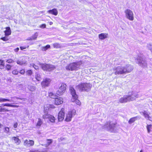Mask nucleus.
<instances>
[{
    "label": "nucleus",
    "instance_id": "42",
    "mask_svg": "<svg viewBox=\"0 0 152 152\" xmlns=\"http://www.w3.org/2000/svg\"><path fill=\"white\" fill-rule=\"evenodd\" d=\"M6 80L7 81L8 83H10L12 81L10 77H7Z\"/></svg>",
    "mask_w": 152,
    "mask_h": 152
},
{
    "label": "nucleus",
    "instance_id": "2",
    "mask_svg": "<svg viewBox=\"0 0 152 152\" xmlns=\"http://www.w3.org/2000/svg\"><path fill=\"white\" fill-rule=\"evenodd\" d=\"M139 97V95L136 92L132 91L131 93H129L128 95H124L121 98L119 101L121 103H125L128 102L135 100Z\"/></svg>",
    "mask_w": 152,
    "mask_h": 152
},
{
    "label": "nucleus",
    "instance_id": "9",
    "mask_svg": "<svg viewBox=\"0 0 152 152\" xmlns=\"http://www.w3.org/2000/svg\"><path fill=\"white\" fill-rule=\"evenodd\" d=\"M115 124H111L110 122H107L104 126V128L107 129L111 132H116L115 129Z\"/></svg>",
    "mask_w": 152,
    "mask_h": 152
},
{
    "label": "nucleus",
    "instance_id": "55",
    "mask_svg": "<svg viewBox=\"0 0 152 152\" xmlns=\"http://www.w3.org/2000/svg\"><path fill=\"white\" fill-rule=\"evenodd\" d=\"M3 63H4L3 61L0 59V65L3 64Z\"/></svg>",
    "mask_w": 152,
    "mask_h": 152
},
{
    "label": "nucleus",
    "instance_id": "8",
    "mask_svg": "<svg viewBox=\"0 0 152 152\" xmlns=\"http://www.w3.org/2000/svg\"><path fill=\"white\" fill-rule=\"evenodd\" d=\"M76 110L74 109L71 110L66 114L65 121L67 122H69L71 121L72 118L76 114Z\"/></svg>",
    "mask_w": 152,
    "mask_h": 152
},
{
    "label": "nucleus",
    "instance_id": "34",
    "mask_svg": "<svg viewBox=\"0 0 152 152\" xmlns=\"http://www.w3.org/2000/svg\"><path fill=\"white\" fill-rule=\"evenodd\" d=\"M38 35V33H36L30 39H35L37 38Z\"/></svg>",
    "mask_w": 152,
    "mask_h": 152
},
{
    "label": "nucleus",
    "instance_id": "46",
    "mask_svg": "<svg viewBox=\"0 0 152 152\" xmlns=\"http://www.w3.org/2000/svg\"><path fill=\"white\" fill-rule=\"evenodd\" d=\"M4 63L3 64L0 65V68L1 69H3L4 68Z\"/></svg>",
    "mask_w": 152,
    "mask_h": 152
},
{
    "label": "nucleus",
    "instance_id": "23",
    "mask_svg": "<svg viewBox=\"0 0 152 152\" xmlns=\"http://www.w3.org/2000/svg\"><path fill=\"white\" fill-rule=\"evenodd\" d=\"M12 140H14V142L17 145H19L21 142L20 140L17 137H12Z\"/></svg>",
    "mask_w": 152,
    "mask_h": 152
},
{
    "label": "nucleus",
    "instance_id": "53",
    "mask_svg": "<svg viewBox=\"0 0 152 152\" xmlns=\"http://www.w3.org/2000/svg\"><path fill=\"white\" fill-rule=\"evenodd\" d=\"M28 152H40L38 150H35L34 151H30Z\"/></svg>",
    "mask_w": 152,
    "mask_h": 152
},
{
    "label": "nucleus",
    "instance_id": "54",
    "mask_svg": "<svg viewBox=\"0 0 152 152\" xmlns=\"http://www.w3.org/2000/svg\"><path fill=\"white\" fill-rule=\"evenodd\" d=\"M19 50V48H16V49H15L14 50V51L15 52H17Z\"/></svg>",
    "mask_w": 152,
    "mask_h": 152
},
{
    "label": "nucleus",
    "instance_id": "40",
    "mask_svg": "<svg viewBox=\"0 0 152 152\" xmlns=\"http://www.w3.org/2000/svg\"><path fill=\"white\" fill-rule=\"evenodd\" d=\"M1 39L4 41H7L8 40V37H6L1 38Z\"/></svg>",
    "mask_w": 152,
    "mask_h": 152
},
{
    "label": "nucleus",
    "instance_id": "48",
    "mask_svg": "<svg viewBox=\"0 0 152 152\" xmlns=\"http://www.w3.org/2000/svg\"><path fill=\"white\" fill-rule=\"evenodd\" d=\"M11 104H3L4 106H7V107H11Z\"/></svg>",
    "mask_w": 152,
    "mask_h": 152
},
{
    "label": "nucleus",
    "instance_id": "20",
    "mask_svg": "<svg viewBox=\"0 0 152 152\" xmlns=\"http://www.w3.org/2000/svg\"><path fill=\"white\" fill-rule=\"evenodd\" d=\"M108 34L106 33H102L99 35V37L101 40H103L108 37Z\"/></svg>",
    "mask_w": 152,
    "mask_h": 152
},
{
    "label": "nucleus",
    "instance_id": "15",
    "mask_svg": "<svg viewBox=\"0 0 152 152\" xmlns=\"http://www.w3.org/2000/svg\"><path fill=\"white\" fill-rule=\"evenodd\" d=\"M16 62L17 64L20 65H24L26 64L27 61L25 58L22 57L17 60Z\"/></svg>",
    "mask_w": 152,
    "mask_h": 152
},
{
    "label": "nucleus",
    "instance_id": "13",
    "mask_svg": "<svg viewBox=\"0 0 152 152\" xmlns=\"http://www.w3.org/2000/svg\"><path fill=\"white\" fill-rule=\"evenodd\" d=\"M140 113L141 115H143L146 119L152 121V117L150 116V113L148 111L144 110L140 112Z\"/></svg>",
    "mask_w": 152,
    "mask_h": 152
},
{
    "label": "nucleus",
    "instance_id": "6",
    "mask_svg": "<svg viewBox=\"0 0 152 152\" xmlns=\"http://www.w3.org/2000/svg\"><path fill=\"white\" fill-rule=\"evenodd\" d=\"M70 90L72 96V98L71 99L72 101L73 102H75L78 105H80V101L77 99L78 97L77 95L76 94L75 90L72 87L70 88Z\"/></svg>",
    "mask_w": 152,
    "mask_h": 152
},
{
    "label": "nucleus",
    "instance_id": "36",
    "mask_svg": "<svg viewBox=\"0 0 152 152\" xmlns=\"http://www.w3.org/2000/svg\"><path fill=\"white\" fill-rule=\"evenodd\" d=\"M151 126L152 125H148L147 126V128L148 133H150V129Z\"/></svg>",
    "mask_w": 152,
    "mask_h": 152
},
{
    "label": "nucleus",
    "instance_id": "51",
    "mask_svg": "<svg viewBox=\"0 0 152 152\" xmlns=\"http://www.w3.org/2000/svg\"><path fill=\"white\" fill-rule=\"evenodd\" d=\"M20 48L21 50H23V49H26V46H21L20 47Z\"/></svg>",
    "mask_w": 152,
    "mask_h": 152
},
{
    "label": "nucleus",
    "instance_id": "22",
    "mask_svg": "<svg viewBox=\"0 0 152 152\" xmlns=\"http://www.w3.org/2000/svg\"><path fill=\"white\" fill-rule=\"evenodd\" d=\"M6 30L4 31L6 36H8L11 34V31L10 28L7 27L6 28Z\"/></svg>",
    "mask_w": 152,
    "mask_h": 152
},
{
    "label": "nucleus",
    "instance_id": "29",
    "mask_svg": "<svg viewBox=\"0 0 152 152\" xmlns=\"http://www.w3.org/2000/svg\"><path fill=\"white\" fill-rule=\"evenodd\" d=\"M28 88L29 89L30 91H34L35 89V87L32 85L28 86Z\"/></svg>",
    "mask_w": 152,
    "mask_h": 152
},
{
    "label": "nucleus",
    "instance_id": "26",
    "mask_svg": "<svg viewBox=\"0 0 152 152\" xmlns=\"http://www.w3.org/2000/svg\"><path fill=\"white\" fill-rule=\"evenodd\" d=\"M46 107L48 108V109L47 108H46V107H45L44 108L45 110H49L50 108H54V106L52 105L47 104L46 105Z\"/></svg>",
    "mask_w": 152,
    "mask_h": 152
},
{
    "label": "nucleus",
    "instance_id": "41",
    "mask_svg": "<svg viewBox=\"0 0 152 152\" xmlns=\"http://www.w3.org/2000/svg\"><path fill=\"white\" fill-rule=\"evenodd\" d=\"M6 61L9 63H13L14 62V61L11 59L7 60Z\"/></svg>",
    "mask_w": 152,
    "mask_h": 152
},
{
    "label": "nucleus",
    "instance_id": "33",
    "mask_svg": "<svg viewBox=\"0 0 152 152\" xmlns=\"http://www.w3.org/2000/svg\"><path fill=\"white\" fill-rule=\"evenodd\" d=\"M21 99V100H22L23 101H25V100L26 99H24V98H23V99H21V98H17V97H11V99H10V100H14V101H12V102H15L16 101V99Z\"/></svg>",
    "mask_w": 152,
    "mask_h": 152
},
{
    "label": "nucleus",
    "instance_id": "44",
    "mask_svg": "<svg viewBox=\"0 0 152 152\" xmlns=\"http://www.w3.org/2000/svg\"><path fill=\"white\" fill-rule=\"evenodd\" d=\"M11 66L10 64H7V65L6 68L8 70H9L11 69Z\"/></svg>",
    "mask_w": 152,
    "mask_h": 152
},
{
    "label": "nucleus",
    "instance_id": "57",
    "mask_svg": "<svg viewBox=\"0 0 152 152\" xmlns=\"http://www.w3.org/2000/svg\"><path fill=\"white\" fill-rule=\"evenodd\" d=\"M140 152H143V151H142V150H141L140 151Z\"/></svg>",
    "mask_w": 152,
    "mask_h": 152
},
{
    "label": "nucleus",
    "instance_id": "52",
    "mask_svg": "<svg viewBox=\"0 0 152 152\" xmlns=\"http://www.w3.org/2000/svg\"><path fill=\"white\" fill-rule=\"evenodd\" d=\"M19 107L18 105H11V107Z\"/></svg>",
    "mask_w": 152,
    "mask_h": 152
},
{
    "label": "nucleus",
    "instance_id": "38",
    "mask_svg": "<svg viewBox=\"0 0 152 152\" xmlns=\"http://www.w3.org/2000/svg\"><path fill=\"white\" fill-rule=\"evenodd\" d=\"M18 72V71L17 69L14 70L12 72V73L15 75H17Z\"/></svg>",
    "mask_w": 152,
    "mask_h": 152
},
{
    "label": "nucleus",
    "instance_id": "17",
    "mask_svg": "<svg viewBox=\"0 0 152 152\" xmlns=\"http://www.w3.org/2000/svg\"><path fill=\"white\" fill-rule=\"evenodd\" d=\"M55 99V104L56 105H58L62 104L63 102L62 98L56 96Z\"/></svg>",
    "mask_w": 152,
    "mask_h": 152
},
{
    "label": "nucleus",
    "instance_id": "18",
    "mask_svg": "<svg viewBox=\"0 0 152 152\" xmlns=\"http://www.w3.org/2000/svg\"><path fill=\"white\" fill-rule=\"evenodd\" d=\"M51 80L49 78H46L41 83V85L43 87L47 86H49Z\"/></svg>",
    "mask_w": 152,
    "mask_h": 152
},
{
    "label": "nucleus",
    "instance_id": "25",
    "mask_svg": "<svg viewBox=\"0 0 152 152\" xmlns=\"http://www.w3.org/2000/svg\"><path fill=\"white\" fill-rule=\"evenodd\" d=\"M36 79L38 81H39L41 80V78L40 75L38 73H36L35 75Z\"/></svg>",
    "mask_w": 152,
    "mask_h": 152
},
{
    "label": "nucleus",
    "instance_id": "1",
    "mask_svg": "<svg viewBox=\"0 0 152 152\" xmlns=\"http://www.w3.org/2000/svg\"><path fill=\"white\" fill-rule=\"evenodd\" d=\"M118 61V64H116L120 65L115 67L113 69L115 75H117L125 74L131 72L133 69V67L131 65L127 64V63L124 61L119 59Z\"/></svg>",
    "mask_w": 152,
    "mask_h": 152
},
{
    "label": "nucleus",
    "instance_id": "49",
    "mask_svg": "<svg viewBox=\"0 0 152 152\" xmlns=\"http://www.w3.org/2000/svg\"><path fill=\"white\" fill-rule=\"evenodd\" d=\"M18 125V124L16 122L15 123L14 125H13V127L14 128H16L17 127Z\"/></svg>",
    "mask_w": 152,
    "mask_h": 152
},
{
    "label": "nucleus",
    "instance_id": "35",
    "mask_svg": "<svg viewBox=\"0 0 152 152\" xmlns=\"http://www.w3.org/2000/svg\"><path fill=\"white\" fill-rule=\"evenodd\" d=\"M26 73L27 75H31L32 74V72L31 70H29L26 72Z\"/></svg>",
    "mask_w": 152,
    "mask_h": 152
},
{
    "label": "nucleus",
    "instance_id": "7",
    "mask_svg": "<svg viewBox=\"0 0 152 152\" xmlns=\"http://www.w3.org/2000/svg\"><path fill=\"white\" fill-rule=\"evenodd\" d=\"M137 62L140 66L144 67H147V64L143 56L142 55L138 56L137 58Z\"/></svg>",
    "mask_w": 152,
    "mask_h": 152
},
{
    "label": "nucleus",
    "instance_id": "14",
    "mask_svg": "<svg viewBox=\"0 0 152 152\" xmlns=\"http://www.w3.org/2000/svg\"><path fill=\"white\" fill-rule=\"evenodd\" d=\"M64 109L62 108L58 113V119L59 121H61L64 119Z\"/></svg>",
    "mask_w": 152,
    "mask_h": 152
},
{
    "label": "nucleus",
    "instance_id": "39",
    "mask_svg": "<svg viewBox=\"0 0 152 152\" xmlns=\"http://www.w3.org/2000/svg\"><path fill=\"white\" fill-rule=\"evenodd\" d=\"M3 111H8L9 110L7 109H6L4 108H2L0 106V112Z\"/></svg>",
    "mask_w": 152,
    "mask_h": 152
},
{
    "label": "nucleus",
    "instance_id": "21",
    "mask_svg": "<svg viewBox=\"0 0 152 152\" xmlns=\"http://www.w3.org/2000/svg\"><path fill=\"white\" fill-rule=\"evenodd\" d=\"M48 12L55 15H56L58 14V11L56 9L50 10L48 11Z\"/></svg>",
    "mask_w": 152,
    "mask_h": 152
},
{
    "label": "nucleus",
    "instance_id": "58",
    "mask_svg": "<svg viewBox=\"0 0 152 152\" xmlns=\"http://www.w3.org/2000/svg\"><path fill=\"white\" fill-rule=\"evenodd\" d=\"M115 61H117L116 59L115 60Z\"/></svg>",
    "mask_w": 152,
    "mask_h": 152
},
{
    "label": "nucleus",
    "instance_id": "32",
    "mask_svg": "<svg viewBox=\"0 0 152 152\" xmlns=\"http://www.w3.org/2000/svg\"><path fill=\"white\" fill-rule=\"evenodd\" d=\"M31 66L33 67L34 69L36 70H38L39 69V66H38L34 64H30Z\"/></svg>",
    "mask_w": 152,
    "mask_h": 152
},
{
    "label": "nucleus",
    "instance_id": "56",
    "mask_svg": "<svg viewBox=\"0 0 152 152\" xmlns=\"http://www.w3.org/2000/svg\"><path fill=\"white\" fill-rule=\"evenodd\" d=\"M52 24H53V23L52 22H50V25H51Z\"/></svg>",
    "mask_w": 152,
    "mask_h": 152
},
{
    "label": "nucleus",
    "instance_id": "27",
    "mask_svg": "<svg viewBox=\"0 0 152 152\" xmlns=\"http://www.w3.org/2000/svg\"><path fill=\"white\" fill-rule=\"evenodd\" d=\"M49 96L52 98L54 99L56 97V95L52 92H50L49 93Z\"/></svg>",
    "mask_w": 152,
    "mask_h": 152
},
{
    "label": "nucleus",
    "instance_id": "30",
    "mask_svg": "<svg viewBox=\"0 0 152 152\" xmlns=\"http://www.w3.org/2000/svg\"><path fill=\"white\" fill-rule=\"evenodd\" d=\"M50 48V46L49 45H47L43 47H42V50L43 51H46L47 50L48 48Z\"/></svg>",
    "mask_w": 152,
    "mask_h": 152
},
{
    "label": "nucleus",
    "instance_id": "3",
    "mask_svg": "<svg viewBox=\"0 0 152 152\" xmlns=\"http://www.w3.org/2000/svg\"><path fill=\"white\" fill-rule=\"evenodd\" d=\"M83 63L82 61H80L73 62L68 64L66 67V69L68 70L76 71L83 68Z\"/></svg>",
    "mask_w": 152,
    "mask_h": 152
},
{
    "label": "nucleus",
    "instance_id": "5",
    "mask_svg": "<svg viewBox=\"0 0 152 152\" xmlns=\"http://www.w3.org/2000/svg\"><path fill=\"white\" fill-rule=\"evenodd\" d=\"M39 64L44 71H51L56 69L55 66L53 65L46 63H41L40 62L39 63Z\"/></svg>",
    "mask_w": 152,
    "mask_h": 152
},
{
    "label": "nucleus",
    "instance_id": "4",
    "mask_svg": "<svg viewBox=\"0 0 152 152\" xmlns=\"http://www.w3.org/2000/svg\"><path fill=\"white\" fill-rule=\"evenodd\" d=\"M92 87V85L89 83H81L76 86V88L80 91H89Z\"/></svg>",
    "mask_w": 152,
    "mask_h": 152
},
{
    "label": "nucleus",
    "instance_id": "10",
    "mask_svg": "<svg viewBox=\"0 0 152 152\" xmlns=\"http://www.w3.org/2000/svg\"><path fill=\"white\" fill-rule=\"evenodd\" d=\"M126 18L129 20L132 21L134 19L133 12L129 9H127L125 11Z\"/></svg>",
    "mask_w": 152,
    "mask_h": 152
},
{
    "label": "nucleus",
    "instance_id": "31",
    "mask_svg": "<svg viewBox=\"0 0 152 152\" xmlns=\"http://www.w3.org/2000/svg\"><path fill=\"white\" fill-rule=\"evenodd\" d=\"M42 124V122L41 119L40 118L38 119V121L37 124L36 126L37 127H39Z\"/></svg>",
    "mask_w": 152,
    "mask_h": 152
},
{
    "label": "nucleus",
    "instance_id": "28",
    "mask_svg": "<svg viewBox=\"0 0 152 152\" xmlns=\"http://www.w3.org/2000/svg\"><path fill=\"white\" fill-rule=\"evenodd\" d=\"M53 47L55 48H59L60 47V44L57 42L53 43Z\"/></svg>",
    "mask_w": 152,
    "mask_h": 152
},
{
    "label": "nucleus",
    "instance_id": "24",
    "mask_svg": "<svg viewBox=\"0 0 152 152\" xmlns=\"http://www.w3.org/2000/svg\"><path fill=\"white\" fill-rule=\"evenodd\" d=\"M14 100H10L8 99H6L4 98H0V102H6L7 101H8L10 102H11V101H14Z\"/></svg>",
    "mask_w": 152,
    "mask_h": 152
},
{
    "label": "nucleus",
    "instance_id": "50",
    "mask_svg": "<svg viewBox=\"0 0 152 152\" xmlns=\"http://www.w3.org/2000/svg\"><path fill=\"white\" fill-rule=\"evenodd\" d=\"M47 142V143L48 144V145H50V144L52 142V141L51 140H48Z\"/></svg>",
    "mask_w": 152,
    "mask_h": 152
},
{
    "label": "nucleus",
    "instance_id": "37",
    "mask_svg": "<svg viewBox=\"0 0 152 152\" xmlns=\"http://www.w3.org/2000/svg\"><path fill=\"white\" fill-rule=\"evenodd\" d=\"M147 47L152 52V45L150 44H148L147 45Z\"/></svg>",
    "mask_w": 152,
    "mask_h": 152
},
{
    "label": "nucleus",
    "instance_id": "45",
    "mask_svg": "<svg viewBox=\"0 0 152 152\" xmlns=\"http://www.w3.org/2000/svg\"><path fill=\"white\" fill-rule=\"evenodd\" d=\"M25 70L24 69H23L21 70H20V73L21 74H24L25 72Z\"/></svg>",
    "mask_w": 152,
    "mask_h": 152
},
{
    "label": "nucleus",
    "instance_id": "16",
    "mask_svg": "<svg viewBox=\"0 0 152 152\" xmlns=\"http://www.w3.org/2000/svg\"><path fill=\"white\" fill-rule=\"evenodd\" d=\"M34 144V142L32 140H26L24 141L23 145L24 146L29 147L33 146Z\"/></svg>",
    "mask_w": 152,
    "mask_h": 152
},
{
    "label": "nucleus",
    "instance_id": "11",
    "mask_svg": "<svg viewBox=\"0 0 152 152\" xmlns=\"http://www.w3.org/2000/svg\"><path fill=\"white\" fill-rule=\"evenodd\" d=\"M45 114L43 115V118L46 119H48L52 123L55 122V118L53 115L48 114L47 112H45Z\"/></svg>",
    "mask_w": 152,
    "mask_h": 152
},
{
    "label": "nucleus",
    "instance_id": "19",
    "mask_svg": "<svg viewBox=\"0 0 152 152\" xmlns=\"http://www.w3.org/2000/svg\"><path fill=\"white\" fill-rule=\"evenodd\" d=\"M140 117L138 116L132 117L128 121V123L129 124H131L136 121L138 119H140Z\"/></svg>",
    "mask_w": 152,
    "mask_h": 152
},
{
    "label": "nucleus",
    "instance_id": "59",
    "mask_svg": "<svg viewBox=\"0 0 152 152\" xmlns=\"http://www.w3.org/2000/svg\"><path fill=\"white\" fill-rule=\"evenodd\" d=\"M28 46L27 47V48H28Z\"/></svg>",
    "mask_w": 152,
    "mask_h": 152
},
{
    "label": "nucleus",
    "instance_id": "12",
    "mask_svg": "<svg viewBox=\"0 0 152 152\" xmlns=\"http://www.w3.org/2000/svg\"><path fill=\"white\" fill-rule=\"evenodd\" d=\"M66 85L64 83H62L59 87L57 91V94L59 95L62 94L65 91L66 89Z\"/></svg>",
    "mask_w": 152,
    "mask_h": 152
},
{
    "label": "nucleus",
    "instance_id": "47",
    "mask_svg": "<svg viewBox=\"0 0 152 152\" xmlns=\"http://www.w3.org/2000/svg\"><path fill=\"white\" fill-rule=\"evenodd\" d=\"M46 25L45 24H42L41 25L40 27L41 28H46Z\"/></svg>",
    "mask_w": 152,
    "mask_h": 152
},
{
    "label": "nucleus",
    "instance_id": "43",
    "mask_svg": "<svg viewBox=\"0 0 152 152\" xmlns=\"http://www.w3.org/2000/svg\"><path fill=\"white\" fill-rule=\"evenodd\" d=\"M10 130L8 127H5V128L4 132L7 133L9 132Z\"/></svg>",
    "mask_w": 152,
    "mask_h": 152
}]
</instances>
